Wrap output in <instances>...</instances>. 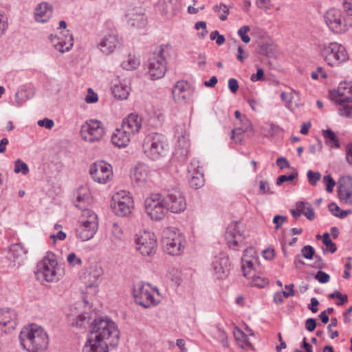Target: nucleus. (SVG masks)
I'll list each match as a JSON object with an SVG mask.
<instances>
[{"mask_svg": "<svg viewBox=\"0 0 352 352\" xmlns=\"http://www.w3.org/2000/svg\"><path fill=\"white\" fill-rule=\"evenodd\" d=\"M91 337L82 352H109V346L118 344L120 331L116 323L107 317L96 318L90 324Z\"/></svg>", "mask_w": 352, "mask_h": 352, "instance_id": "obj_1", "label": "nucleus"}, {"mask_svg": "<svg viewBox=\"0 0 352 352\" xmlns=\"http://www.w3.org/2000/svg\"><path fill=\"white\" fill-rule=\"evenodd\" d=\"M19 338L22 348L28 352H44L48 347L47 332L34 324L23 327Z\"/></svg>", "mask_w": 352, "mask_h": 352, "instance_id": "obj_2", "label": "nucleus"}, {"mask_svg": "<svg viewBox=\"0 0 352 352\" xmlns=\"http://www.w3.org/2000/svg\"><path fill=\"white\" fill-rule=\"evenodd\" d=\"M38 280L56 282L64 275L63 269L58 265L56 255L49 252L36 265Z\"/></svg>", "mask_w": 352, "mask_h": 352, "instance_id": "obj_3", "label": "nucleus"}, {"mask_svg": "<svg viewBox=\"0 0 352 352\" xmlns=\"http://www.w3.org/2000/svg\"><path fill=\"white\" fill-rule=\"evenodd\" d=\"M170 45H162L155 47L148 60L149 75L153 80L162 78L166 71L167 58L170 56Z\"/></svg>", "mask_w": 352, "mask_h": 352, "instance_id": "obj_4", "label": "nucleus"}, {"mask_svg": "<svg viewBox=\"0 0 352 352\" xmlns=\"http://www.w3.org/2000/svg\"><path fill=\"white\" fill-rule=\"evenodd\" d=\"M317 48L320 55L330 66H338L349 59L345 47L336 42L319 43Z\"/></svg>", "mask_w": 352, "mask_h": 352, "instance_id": "obj_5", "label": "nucleus"}, {"mask_svg": "<svg viewBox=\"0 0 352 352\" xmlns=\"http://www.w3.org/2000/svg\"><path fill=\"white\" fill-rule=\"evenodd\" d=\"M168 144L164 135L157 133L148 134L142 144L145 155L153 160L166 155Z\"/></svg>", "mask_w": 352, "mask_h": 352, "instance_id": "obj_6", "label": "nucleus"}, {"mask_svg": "<svg viewBox=\"0 0 352 352\" xmlns=\"http://www.w3.org/2000/svg\"><path fill=\"white\" fill-rule=\"evenodd\" d=\"M184 236L175 228H166L162 232V242L164 251L170 255H179L184 245Z\"/></svg>", "mask_w": 352, "mask_h": 352, "instance_id": "obj_7", "label": "nucleus"}, {"mask_svg": "<svg viewBox=\"0 0 352 352\" xmlns=\"http://www.w3.org/2000/svg\"><path fill=\"white\" fill-rule=\"evenodd\" d=\"M98 230L97 215L91 210L83 209L82 219L76 228V236L85 241L94 237Z\"/></svg>", "mask_w": 352, "mask_h": 352, "instance_id": "obj_8", "label": "nucleus"}, {"mask_svg": "<svg viewBox=\"0 0 352 352\" xmlns=\"http://www.w3.org/2000/svg\"><path fill=\"white\" fill-rule=\"evenodd\" d=\"M133 293L136 303L143 307L148 308L156 305L160 302V299H156L154 297L155 293L160 296L158 289L152 288L149 284L136 283L134 285Z\"/></svg>", "mask_w": 352, "mask_h": 352, "instance_id": "obj_9", "label": "nucleus"}, {"mask_svg": "<svg viewBox=\"0 0 352 352\" xmlns=\"http://www.w3.org/2000/svg\"><path fill=\"white\" fill-rule=\"evenodd\" d=\"M147 214L155 221H160L167 213L165 202L159 193H153L144 201Z\"/></svg>", "mask_w": 352, "mask_h": 352, "instance_id": "obj_10", "label": "nucleus"}, {"mask_svg": "<svg viewBox=\"0 0 352 352\" xmlns=\"http://www.w3.org/2000/svg\"><path fill=\"white\" fill-rule=\"evenodd\" d=\"M135 248L144 256H149L155 254L157 241L153 233L140 232L134 237Z\"/></svg>", "mask_w": 352, "mask_h": 352, "instance_id": "obj_11", "label": "nucleus"}, {"mask_svg": "<svg viewBox=\"0 0 352 352\" xmlns=\"http://www.w3.org/2000/svg\"><path fill=\"white\" fill-rule=\"evenodd\" d=\"M324 19L329 29L336 34L345 32L351 25L348 24L341 12L336 9H330L327 11L324 15Z\"/></svg>", "mask_w": 352, "mask_h": 352, "instance_id": "obj_12", "label": "nucleus"}, {"mask_svg": "<svg viewBox=\"0 0 352 352\" xmlns=\"http://www.w3.org/2000/svg\"><path fill=\"white\" fill-rule=\"evenodd\" d=\"M104 134V129L100 121L90 120L81 126L82 138L89 142L99 141Z\"/></svg>", "mask_w": 352, "mask_h": 352, "instance_id": "obj_13", "label": "nucleus"}, {"mask_svg": "<svg viewBox=\"0 0 352 352\" xmlns=\"http://www.w3.org/2000/svg\"><path fill=\"white\" fill-rule=\"evenodd\" d=\"M111 208L117 216L126 217L131 212L133 200L126 191L119 192L112 197Z\"/></svg>", "mask_w": 352, "mask_h": 352, "instance_id": "obj_14", "label": "nucleus"}, {"mask_svg": "<svg viewBox=\"0 0 352 352\" xmlns=\"http://www.w3.org/2000/svg\"><path fill=\"white\" fill-rule=\"evenodd\" d=\"M163 198L167 211L180 213L184 212L186 208V199L177 188L168 190L166 196Z\"/></svg>", "mask_w": 352, "mask_h": 352, "instance_id": "obj_15", "label": "nucleus"}, {"mask_svg": "<svg viewBox=\"0 0 352 352\" xmlns=\"http://www.w3.org/2000/svg\"><path fill=\"white\" fill-rule=\"evenodd\" d=\"M89 174L94 182L106 184L113 177L112 167L103 161L96 162L90 166Z\"/></svg>", "mask_w": 352, "mask_h": 352, "instance_id": "obj_16", "label": "nucleus"}, {"mask_svg": "<svg viewBox=\"0 0 352 352\" xmlns=\"http://www.w3.org/2000/svg\"><path fill=\"white\" fill-rule=\"evenodd\" d=\"M241 226V224L239 222L232 221L228 225L226 232L227 243L233 250H236L238 247H241L245 239Z\"/></svg>", "mask_w": 352, "mask_h": 352, "instance_id": "obj_17", "label": "nucleus"}, {"mask_svg": "<svg viewBox=\"0 0 352 352\" xmlns=\"http://www.w3.org/2000/svg\"><path fill=\"white\" fill-rule=\"evenodd\" d=\"M230 259L224 253H220L215 256L212 262V271L217 278L223 279L227 277L230 271Z\"/></svg>", "mask_w": 352, "mask_h": 352, "instance_id": "obj_18", "label": "nucleus"}, {"mask_svg": "<svg viewBox=\"0 0 352 352\" xmlns=\"http://www.w3.org/2000/svg\"><path fill=\"white\" fill-rule=\"evenodd\" d=\"M338 185V194L340 201L346 204L352 205V177H340Z\"/></svg>", "mask_w": 352, "mask_h": 352, "instance_id": "obj_19", "label": "nucleus"}, {"mask_svg": "<svg viewBox=\"0 0 352 352\" xmlns=\"http://www.w3.org/2000/svg\"><path fill=\"white\" fill-rule=\"evenodd\" d=\"M16 314L8 308L0 309V331L10 333L16 326Z\"/></svg>", "mask_w": 352, "mask_h": 352, "instance_id": "obj_20", "label": "nucleus"}, {"mask_svg": "<svg viewBox=\"0 0 352 352\" xmlns=\"http://www.w3.org/2000/svg\"><path fill=\"white\" fill-rule=\"evenodd\" d=\"M329 98L336 103L352 100V82H341L337 89L329 91Z\"/></svg>", "mask_w": 352, "mask_h": 352, "instance_id": "obj_21", "label": "nucleus"}, {"mask_svg": "<svg viewBox=\"0 0 352 352\" xmlns=\"http://www.w3.org/2000/svg\"><path fill=\"white\" fill-rule=\"evenodd\" d=\"M192 89L188 86L187 82L182 80L178 81L173 88V96L175 102L179 104H185L190 101Z\"/></svg>", "mask_w": 352, "mask_h": 352, "instance_id": "obj_22", "label": "nucleus"}, {"mask_svg": "<svg viewBox=\"0 0 352 352\" xmlns=\"http://www.w3.org/2000/svg\"><path fill=\"white\" fill-rule=\"evenodd\" d=\"M119 44L118 36L113 33H109L100 38L97 47L102 54L109 55L115 51Z\"/></svg>", "mask_w": 352, "mask_h": 352, "instance_id": "obj_23", "label": "nucleus"}, {"mask_svg": "<svg viewBox=\"0 0 352 352\" xmlns=\"http://www.w3.org/2000/svg\"><path fill=\"white\" fill-rule=\"evenodd\" d=\"M130 80L117 78L112 81L111 91L114 97L120 100H126L131 91Z\"/></svg>", "mask_w": 352, "mask_h": 352, "instance_id": "obj_24", "label": "nucleus"}, {"mask_svg": "<svg viewBox=\"0 0 352 352\" xmlns=\"http://www.w3.org/2000/svg\"><path fill=\"white\" fill-rule=\"evenodd\" d=\"M61 36L52 37V42L53 43L56 50L61 53L69 51L74 45V38L72 34L69 33L68 30L61 32Z\"/></svg>", "mask_w": 352, "mask_h": 352, "instance_id": "obj_25", "label": "nucleus"}, {"mask_svg": "<svg viewBox=\"0 0 352 352\" xmlns=\"http://www.w3.org/2000/svg\"><path fill=\"white\" fill-rule=\"evenodd\" d=\"M142 126V118L138 115L131 113L123 120L121 127L129 132L131 135H134L140 131Z\"/></svg>", "mask_w": 352, "mask_h": 352, "instance_id": "obj_26", "label": "nucleus"}, {"mask_svg": "<svg viewBox=\"0 0 352 352\" xmlns=\"http://www.w3.org/2000/svg\"><path fill=\"white\" fill-rule=\"evenodd\" d=\"M52 6L47 2H42L35 8L34 19L38 23H45L52 17Z\"/></svg>", "mask_w": 352, "mask_h": 352, "instance_id": "obj_27", "label": "nucleus"}, {"mask_svg": "<svg viewBox=\"0 0 352 352\" xmlns=\"http://www.w3.org/2000/svg\"><path fill=\"white\" fill-rule=\"evenodd\" d=\"M131 135L122 127L116 129L111 135V142L118 147H125L130 142Z\"/></svg>", "mask_w": 352, "mask_h": 352, "instance_id": "obj_28", "label": "nucleus"}, {"mask_svg": "<svg viewBox=\"0 0 352 352\" xmlns=\"http://www.w3.org/2000/svg\"><path fill=\"white\" fill-rule=\"evenodd\" d=\"M148 168L144 164L136 166L131 175L132 180L138 185L144 184L148 179Z\"/></svg>", "mask_w": 352, "mask_h": 352, "instance_id": "obj_29", "label": "nucleus"}, {"mask_svg": "<svg viewBox=\"0 0 352 352\" xmlns=\"http://www.w3.org/2000/svg\"><path fill=\"white\" fill-rule=\"evenodd\" d=\"M298 211L303 214L309 220H313L315 213L310 204L307 202L298 201L296 204Z\"/></svg>", "mask_w": 352, "mask_h": 352, "instance_id": "obj_30", "label": "nucleus"}, {"mask_svg": "<svg viewBox=\"0 0 352 352\" xmlns=\"http://www.w3.org/2000/svg\"><path fill=\"white\" fill-rule=\"evenodd\" d=\"M188 177L189 179L190 185L192 187L197 189L204 186V179L202 170H198L196 173L189 174Z\"/></svg>", "mask_w": 352, "mask_h": 352, "instance_id": "obj_31", "label": "nucleus"}, {"mask_svg": "<svg viewBox=\"0 0 352 352\" xmlns=\"http://www.w3.org/2000/svg\"><path fill=\"white\" fill-rule=\"evenodd\" d=\"M10 252L14 258L22 260L25 257L28 250L21 243H15L11 245Z\"/></svg>", "mask_w": 352, "mask_h": 352, "instance_id": "obj_32", "label": "nucleus"}, {"mask_svg": "<svg viewBox=\"0 0 352 352\" xmlns=\"http://www.w3.org/2000/svg\"><path fill=\"white\" fill-rule=\"evenodd\" d=\"M323 135L327 145L331 147L335 146L337 148L340 147L339 140L332 130L327 129L323 131Z\"/></svg>", "mask_w": 352, "mask_h": 352, "instance_id": "obj_33", "label": "nucleus"}, {"mask_svg": "<svg viewBox=\"0 0 352 352\" xmlns=\"http://www.w3.org/2000/svg\"><path fill=\"white\" fill-rule=\"evenodd\" d=\"M280 127L272 122H266L261 126L262 133L265 137H273L280 131Z\"/></svg>", "mask_w": 352, "mask_h": 352, "instance_id": "obj_34", "label": "nucleus"}, {"mask_svg": "<svg viewBox=\"0 0 352 352\" xmlns=\"http://www.w3.org/2000/svg\"><path fill=\"white\" fill-rule=\"evenodd\" d=\"M285 289L289 288V292H276L274 296V301L276 304H280L283 301V297L288 298L289 296H293L295 295V292L294 290V285H286L285 286Z\"/></svg>", "mask_w": 352, "mask_h": 352, "instance_id": "obj_35", "label": "nucleus"}, {"mask_svg": "<svg viewBox=\"0 0 352 352\" xmlns=\"http://www.w3.org/2000/svg\"><path fill=\"white\" fill-rule=\"evenodd\" d=\"M128 23L132 27L142 28L146 24V18L144 14H133L129 19Z\"/></svg>", "mask_w": 352, "mask_h": 352, "instance_id": "obj_36", "label": "nucleus"}, {"mask_svg": "<svg viewBox=\"0 0 352 352\" xmlns=\"http://www.w3.org/2000/svg\"><path fill=\"white\" fill-rule=\"evenodd\" d=\"M140 65V61L134 56L129 54L121 63V67L126 70L136 69Z\"/></svg>", "mask_w": 352, "mask_h": 352, "instance_id": "obj_37", "label": "nucleus"}, {"mask_svg": "<svg viewBox=\"0 0 352 352\" xmlns=\"http://www.w3.org/2000/svg\"><path fill=\"white\" fill-rule=\"evenodd\" d=\"M257 260H250L241 258V269L243 272V276L248 278L253 270V266Z\"/></svg>", "mask_w": 352, "mask_h": 352, "instance_id": "obj_38", "label": "nucleus"}, {"mask_svg": "<svg viewBox=\"0 0 352 352\" xmlns=\"http://www.w3.org/2000/svg\"><path fill=\"white\" fill-rule=\"evenodd\" d=\"M340 105V111L342 116L352 117V100H348L343 102L338 103Z\"/></svg>", "mask_w": 352, "mask_h": 352, "instance_id": "obj_39", "label": "nucleus"}, {"mask_svg": "<svg viewBox=\"0 0 352 352\" xmlns=\"http://www.w3.org/2000/svg\"><path fill=\"white\" fill-rule=\"evenodd\" d=\"M214 338L217 339L224 347H228L229 342L226 333L219 327H217V331L214 333Z\"/></svg>", "mask_w": 352, "mask_h": 352, "instance_id": "obj_40", "label": "nucleus"}, {"mask_svg": "<svg viewBox=\"0 0 352 352\" xmlns=\"http://www.w3.org/2000/svg\"><path fill=\"white\" fill-rule=\"evenodd\" d=\"M89 317L85 314H80L72 319V325L78 328H85L89 324Z\"/></svg>", "mask_w": 352, "mask_h": 352, "instance_id": "obj_41", "label": "nucleus"}, {"mask_svg": "<svg viewBox=\"0 0 352 352\" xmlns=\"http://www.w3.org/2000/svg\"><path fill=\"white\" fill-rule=\"evenodd\" d=\"M14 173H21L23 175H26L29 173V168L26 163L18 159L14 162Z\"/></svg>", "mask_w": 352, "mask_h": 352, "instance_id": "obj_42", "label": "nucleus"}, {"mask_svg": "<svg viewBox=\"0 0 352 352\" xmlns=\"http://www.w3.org/2000/svg\"><path fill=\"white\" fill-rule=\"evenodd\" d=\"M298 172L296 169H294L293 173L289 175H280L276 179V184L278 186H280L283 183L285 182H292L294 179L297 178Z\"/></svg>", "mask_w": 352, "mask_h": 352, "instance_id": "obj_43", "label": "nucleus"}, {"mask_svg": "<svg viewBox=\"0 0 352 352\" xmlns=\"http://www.w3.org/2000/svg\"><path fill=\"white\" fill-rule=\"evenodd\" d=\"M322 243L329 248L331 253H334L336 250V245L330 239V235L328 232H325L322 235Z\"/></svg>", "mask_w": 352, "mask_h": 352, "instance_id": "obj_44", "label": "nucleus"}, {"mask_svg": "<svg viewBox=\"0 0 352 352\" xmlns=\"http://www.w3.org/2000/svg\"><path fill=\"white\" fill-rule=\"evenodd\" d=\"M307 177L308 178L309 183L311 186H316L317 182L321 179V173L320 172H314L309 170L307 173Z\"/></svg>", "mask_w": 352, "mask_h": 352, "instance_id": "obj_45", "label": "nucleus"}, {"mask_svg": "<svg viewBox=\"0 0 352 352\" xmlns=\"http://www.w3.org/2000/svg\"><path fill=\"white\" fill-rule=\"evenodd\" d=\"M315 253L314 248L312 246L307 245L301 249V253L300 254L302 255V257L311 260L314 258Z\"/></svg>", "mask_w": 352, "mask_h": 352, "instance_id": "obj_46", "label": "nucleus"}, {"mask_svg": "<svg viewBox=\"0 0 352 352\" xmlns=\"http://www.w3.org/2000/svg\"><path fill=\"white\" fill-rule=\"evenodd\" d=\"M293 93L289 92L287 93L285 91H283L280 94V98L282 101L284 102V105L286 108L289 109H292V98H293Z\"/></svg>", "mask_w": 352, "mask_h": 352, "instance_id": "obj_47", "label": "nucleus"}, {"mask_svg": "<svg viewBox=\"0 0 352 352\" xmlns=\"http://www.w3.org/2000/svg\"><path fill=\"white\" fill-rule=\"evenodd\" d=\"M251 284L252 286L263 288L268 284V280L265 278H261L259 276H252Z\"/></svg>", "mask_w": 352, "mask_h": 352, "instance_id": "obj_48", "label": "nucleus"}, {"mask_svg": "<svg viewBox=\"0 0 352 352\" xmlns=\"http://www.w3.org/2000/svg\"><path fill=\"white\" fill-rule=\"evenodd\" d=\"M250 28L248 25H244L238 30V35L241 37L243 42L248 43L250 41V37L247 35L250 32Z\"/></svg>", "mask_w": 352, "mask_h": 352, "instance_id": "obj_49", "label": "nucleus"}, {"mask_svg": "<svg viewBox=\"0 0 352 352\" xmlns=\"http://www.w3.org/2000/svg\"><path fill=\"white\" fill-rule=\"evenodd\" d=\"M323 182L326 185V190L328 192H332L333 190V188L336 184L335 180L332 178V177L330 175H324L323 177Z\"/></svg>", "mask_w": 352, "mask_h": 352, "instance_id": "obj_50", "label": "nucleus"}, {"mask_svg": "<svg viewBox=\"0 0 352 352\" xmlns=\"http://www.w3.org/2000/svg\"><path fill=\"white\" fill-rule=\"evenodd\" d=\"M338 325V320L336 318H331L330 324L327 326L328 333L329 334V337L331 339H334L339 336V332L338 331H333L331 329V327H336Z\"/></svg>", "mask_w": 352, "mask_h": 352, "instance_id": "obj_51", "label": "nucleus"}, {"mask_svg": "<svg viewBox=\"0 0 352 352\" xmlns=\"http://www.w3.org/2000/svg\"><path fill=\"white\" fill-rule=\"evenodd\" d=\"M240 122L241 127H242L245 132H253L252 124L245 116H243V117L241 119Z\"/></svg>", "mask_w": 352, "mask_h": 352, "instance_id": "obj_52", "label": "nucleus"}, {"mask_svg": "<svg viewBox=\"0 0 352 352\" xmlns=\"http://www.w3.org/2000/svg\"><path fill=\"white\" fill-rule=\"evenodd\" d=\"M315 279H316L320 283H327L330 280V276L326 272L319 270L315 275Z\"/></svg>", "mask_w": 352, "mask_h": 352, "instance_id": "obj_53", "label": "nucleus"}, {"mask_svg": "<svg viewBox=\"0 0 352 352\" xmlns=\"http://www.w3.org/2000/svg\"><path fill=\"white\" fill-rule=\"evenodd\" d=\"M242 258L257 260L256 252L252 247L248 248L244 251Z\"/></svg>", "mask_w": 352, "mask_h": 352, "instance_id": "obj_54", "label": "nucleus"}, {"mask_svg": "<svg viewBox=\"0 0 352 352\" xmlns=\"http://www.w3.org/2000/svg\"><path fill=\"white\" fill-rule=\"evenodd\" d=\"M67 261L72 266L80 265L82 264L81 258H78L74 252L68 254Z\"/></svg>", "mask_w": 352, "mask_h": 352, "instance_id": "obj_55", "label": "nucleus"}, {"mask_svg": "<svg viewBox=\"0 0 352 352\" xmlns=\"http://www.w3.org/2000/svg\"><path fill=\"white\" fill-rule=\"evenodd\" d=\"M198 170H202L199 165V162L197 160H193L188 166V175L196 173Z\"/></svg>", "mask_w": 352, "mask_h": 352, "instance_id": "obj_56", "label": "nucleus"}, {"mask_svg": "<svg viewBox=\"0 0 352 352\" xmlns=\"http://www.w3.org/2000/svg\"><path fill=\"white\" fill-rule=\"evenodd\" d=\"M111 234L112 235L118 240H121L122 235V230L118 226V223H114L111 228Z\"/></svg>", "mask_w": 352, "mask_h": 352, "instance_id": "obj_57", "label": "nucleus"}, {"mask_svg": "<svg viewBox=\"0 0 352 352\" xmlns=\"http://www.w3.org/2000/svg\"><path fill=\"white\" fill-rule=\"evenodd\" d=\"M315 258V262L314 265H311V267L319 270L324 269L326 267V265L320 255L315 254L314 256Z\"/></svg>", "mask_w": 352, "mask_h": 352, "instance_id": "obj_58", "label": "nucleus"}, {"mask_svg": "<svg viewBox=\"0 0 352 352\" xmlns=\"http://www.w3.org/2000/svg\"><path fill=\"white\" fill-rule=\"evenodd\" d=\"M98 100V95L93 91L91 88L88 89V93L85 97L87 103H94Z\"/></svg>", "mask_w": 352, "mask_h": 352, "instance_id": "obj_59", "label": "nucleus"}, {"mask_svg": "<svg viewBox=\"0 0 352 352\" xmlns=\"http://www.w3.org/2000/svg\"><path fill=\"white\" fill-rule=\"evenodd\" d=\"M178 142L179 145L183 144L184 148H182L181 154L182 155H187L188 153V148H189V143L186 141V138L184 136H182L179 138Z\"/></svg>", "mask_w": 352, "mask_h": 352, "instance_id": "obj_60", "label": "nucleus"}, {"mask_svg": "<svg viewBox=\"0 0 352 352\" xmlns=\"http://www.w3.org/2000/svg\"><path fill=\"white\" fill-rule=\"evenodd\" d=\"M38 125L39 126H44L47 129H51L54 126V122L51 119L44 118L38 121Z\"/></svg>", "mask_w": 352, "mask_h": 352, "instance_id": "obj_61", "label": "nucleus"}, {"mask_svg": "<svg viewBox=\"0 0 352 352\" xmlns=\"http://www.w3.org/2000/svg\"><path fill=\"white\" fill-rule=\"evenodd\" d=\"M287 220V217L282 215H276L273 219V223L275 224V229L278 230L281 225Z\"/></svg>", "mask_w": 352, "mask_h": 352, "instance_id": "obj_62", "label": "nucleus"}, {"mask_svg": "<svg viewBox=\"0 0 352 352\" xmlns=\"http://www.w3.org/2000/svg\"><path fill=\"white\" fill-rule=\"evenodd\" d=\"M256 4L260 9L267 10L270 8V0H256Z\"/></svg>", "mask_w": 352, "mask_h": 352, "instance_id": "obj_63", "label": "nucleus"}, {"mask_svg": "<svg viewBox=\"0 0 352 352\" xmlns=\"http://www.w3.org/2000/svg\"><path fill=\"white\" fill-rule=\"evenodd\" d=\"M346 160L348 164L352 166V143H349L346 146Z\"/></svg>", "mask_w": 352, "mask_h": 352, "instance_id": "obj_64", "label": "nucleus"}]
</instances>
